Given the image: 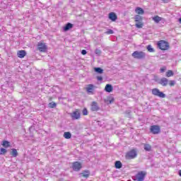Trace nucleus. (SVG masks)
I'll list each match as a JSON object with an SVG mask.
<instances>
[{
    "instance_id": "obj_1",
    "label": "nucleus",
    "mask_w": 181,
    "mask_h": 181,
    "mask_svg": "<svg viewBox=\"0 0 181 181\" xmlns=\"http://www.w3.org/2000/svg\"><path fill=\"white\" fill-rule=\"evenodd\" d=\"M132 56L134 59L142 60V59H145V57H146V54L142 51H135L132 54Z\"/></svg>"
},
{
    "instance_id": "obj_2",
    "label": "nucleus",
    "mask_w": 181,
    "mask_h": 181,
    "mask_svg": "<svg viewBox=\"0 0 181 181\" xmlns=\"http://www.w3.org/2000/svg\"><path fill=\"white\" fill-rule=\"evenodd\" d=\"M145 176H146V173L144 171L139 172L136 175L132 177L134 181H144Z\"/></svg>"
},
{
    "instance_id": "obj_3",
    "label": "nucleus",
    "mask_w": 181,
    "mask_h": 181,
    "mask_svg": "<svg viewBox=\"0 0 181 181\" xmlns=\"http://www.w3.org/2000/svg\"><path fill=\"white\" fill-rule=\"evenodd\" d=\"M135 19V26L136 28H137L138 29H141V28H144V22H142L143 18L142 16H139V15H136L134 17Z\"/></svg>"
},
{
    "instance_id": "obj_4",
    "label": "nucleus",
    "mask_w": 181,
    "mask_h": 181,
    "mask_svg": "<svg viewBox=\"0 0 181 181\" xmlns=\"http://www.w3.org/2000/svg\"><path fill=\"white\" fill-rule=\"evenodd\" d=\"M151 93L153 95H156V97H159L160 98H165L166 95L163 93V92H160L158 88H153L151 90Z\"/></svg>"
},
{
    "instance_id": "obj_5",
    "label": "nucleus",
    "mask_w": 181,
    "mask_h": 181,
    "mask_svg": "<svg viewBox=\"0 0 181 181\" xmlns=\"http://www.w3.org/2000/svg\"><path fill=\"white\" fill-rule=\"evenodd\" d=\"M158 47H159L160 50H168V49H169V43L165 40H160L158 43Z\"/></svg>"
},
{
    "instance_id": "obj_6",
    "label": "nucleus",
    "mask_w": 181,
    "mask_h": 181,
    "mask_svg": "<svg viewBox=\"0 0 181 181\" xmlns=\"http://www.w3.org/2000/svg\"><path fill=\"white\" fill-rule=\"evenodd\" d=\"M138 156V153L136 151L135 149H133L126 154V159H135Z\"/></svg>"
},
{
    "instance_id": "obj_7",
    "label": "nucleus",
    "mask_w": 181,
    "mask_h": 181,
    "mask_svg": "<svg viewBox=\"0 0 181 181\" xmlns=\"http://www.w3.org/2000/svg\"><path fill=\"white\" fill-rule=\"evenodd\" d=\"M69 115L72 119H80V118L81 117L80 110H78V109H76L75 111L70 113Z\"/></svg>"
},
{
    "instance_id": "obj_8",
    "label": "nucleus",
    "mask_w": 181,
    "mask_h": 181,
    "mask_svg": "<svg viewBox=\"0 0 181 181\" xmlns=\"http://www.w3.org/2000/svg\"><path fill=\"white\" fill-rule=\"evenodd\" d=\"M150 131L151 134H153V135H158V134L160 132V127L158 125H153L151 127Z\"/></svg>"
},
{
    "instance_id": "obj_9",
    "label": "nucleus",
    "mask_w": 181,
    "mask_h": 181,
    "mask_svg": "<svg viewBox=\"0 0 181 181\" xmlns=\"http://www.w3.org/2000/svg\"><path fill=\"white\" fill-rule=\"evenodd\" d=\"M37 49L40 52H45L47 50V46H46V43L45 42H38Z\"/></svg>"
},
{
    "instance_id": "obj_10",
    "label": "nucleus",
    "mask_w": 181,
    "mask_h": 181,
    "mask_svg": "<svg viewBox=\"0 0 181 181\" xmlns=\"http://www.w3.org/2000/svg\"><path fill=\"white\" fill-rule=\"evenodd\" d=\"M90 111L97 112L100 111V106H98V103L95 101H93L90 104Z\"/></svg>"
},
{
    "instance_id": "obj_11",
    "label": "nucleus",
    "mask_w": 181,
    "mask_h": 181,
    "mask_svg": "<svg viewBox=\"0 0 181 181\" xmlns=\"http://www.w3.org/2000/svg\"><path fill=\"white\" fill-rule=\"evenodd\" d=\"M82 166L80 162L76 161L72 163V168L75 172H78L81 169Z\"/></svg>"
},
{
    "instance_id": "obj_12",
    "label": "nucleus",
    "mask_w": 181,
    "mask_h": 181,
    "mask_svg": "<svg viewBox=\"0 0 181 181\" xmlns=\"http://www.w3.org/2000/svg\"><path fill=\"white\" fill-rule=\"evenodd\" d=\"M94 88L95 86L93 84H88L86 87V91L88 93V94H94Z\"/></svg>"
},
{
    "instance_id": "obj_13",
    "label": "nucleus",
    "mask_w": 181,
    "mask_h": 181,
    "mask_svg": "<svg viewBox=\"0 0 181 181\" xmlns=\"http://www.w3.org/2000/svg\"><path fill=\"white\" fill-rule=\"evenodd\" d=\"M168 83H169V81L166 78H162L158 81V84H160L163 87H166V86H168Z\"/></svg>"
},
{
    "instance_id": "obj_14",
    "label": "nucleus",
    "mask_w": 181,
    "mask_h": 181,
    "mask_svg": "<svg viewBox=\"0 0 181 181\" xmlns=\"http://www.w3.org/2000/svg\"><path fill=\"white\" fill-rule=\"evenodd\" d=\"M18 57L20 59H23L25 56H26V51L25 50H20L17 52Z\"/></svg>"
},
{
    "instance_id": "obj_15",
    "label": "nucleus",
    "mask_w": 181,
    "mask_h": 181,
    "mask_svg": "<svg viewBox=\"0 0 181 181\" xmlns=\"http://www.w3.org/2000/svg\"><path fill=\"white\" fill-rule=\"evenodd\" d=\"M112 90H114V88L111 84H107L105 87V91H106V93H112Z\"/></svg>"
},
{
    "instance_id": "obj_16",
    "label": "nucleus",
    "mask_w": 181,
    "mask_h": 181,
    "mask_svg": "<svg viewBox=\"0 0 181 181\" xmlns=\"http://www.w3.org/2000/svg\"><path fill=\"white\" fill-rule=\"evenodd\" d=\"M109 19L112 22H115L116 19H117V14L115 13H109Z\"/></svg>"
},
{
    "instance_id": "obj_17",
    "label": "nucleus",
    "mask_w": 181,
    "mask_h": 181,
    "mask_svg": "<svg viewBox=\"0 0 181 181\" xmlns=\"http://www.w3.org/2000/svg\"><path fill=\"white\" fill-rule=\"evenodd\" d=\"M114 97L109 96L106 99H105V103H107V104H112L114 103Z\"/></svg>"
},
{
    "instance_id": "obj_18",
    "label": "nucleus",
    "mask_w": 181,
    "mask_h": 181,
    "mask_svg": "<svg viewBox=\"0 0 181 181\" xmlns=\"http://www.w3.org/2000/svg\"><path fill=\"white\" fill-rule=\"evenodd\" d=\"M135 12L136 13H138V15H144V13H145V11L141 7L136 8Z\"/></svg>"
},
{
    "instance_id": "obj_19",
    "label": "nucleus",
    "mask_w": 181,
    "mask_h": 181,
    "mask_svg": "<svg viewBox=\"0 0 181 181\" xmlns=\"http://www.w3.org/2000/svg\"><path fill=\"white\" fill-rule=\"evenodd\" d=\"M80 176H82L83 177H86L87 179V177L90 176V171L88 170L83 171L80 174Z\"/></svg>"
},
{
    "instance_id": "obj_20",
    "label": "nucleus",
    "mask_w": 181,
    "mask_h": 181,
    "mask_svg": "<svg viewBox=\"0 0 181 181\" xmlns=\"http://www.w3.org/2000/svg\"><path fill=\"white\" fill-rule=\"evenodd\" d=\"M73 28V24L68 23L64 27V30L65 32H67V30H70Z\"/></svg>"
},
{
    "instance_id": "obj_21",
    "label": "nucleus",
    "mask_w": 181,
    "mask_h": 181,
    "mask_svg": "<svg viewBox=\"0 0 181 181\" xmlns=\"http://www.w3.org/2000/svg\"><path fill=\"white\" fill-rule=\"evenodd\" d=\"M152 19L156 23H159V22L162 21L161 17H159V16H155L154 17H152Z\"/></svg>"
},
{
    "instance_id": "obj_22",
    "label": "nucleus",
    "mask_w": 181,
    "mask_h": 181,
    "mask_svg": "<svg viewBox=\"0 0 181 181\" xmlns=\"http://www.w3.org/2000/svg\"><path fill=\"white\" fill-rule=\"evenodd\" d=\"M115 166L116 168V169H121V168H122V163H121V161H116L115 163Z\"/></svg>"
},
{
    "instance_id": "obj_23",
    "label": "nucleus",
    "mask_w": 181,
    "mask_h": 181,
    "mask_svg": "<svg viewBox=\"0 0 181 181\" xmlns=\"http://www.w3.org/2000/svg\"><path fill=\"white\" fill-rule=\"evenodd\" d=\"M94 70L96 73H98V74H103V73H104V70L100 67L95 68Z\"/></svg>"
},
{
    "instance_id": "obj_24",
    "label": "nucleus",
    "mask_w": 181,
    "mask_h": 181,
    "mask_svg": "<svg viewBox=\"0 0 181 181\" xmlns=\"http://www.w3.org/2000/svg\"><path fill=\"white\" fill-rule=\"evenodd\" d=\"M11 155L13 156V158H16L18 156V151L15 148L11 150Z\"/></svg>"
},
{
    "instance_id": "obj_25",
    "label": "nucleus",
    "mask_w": 181,
    "mask_h": 181,
    "mask_svg": "<svg viewBox=\"0 0 181 181\" xmlns=\"http://www.w3.org/2000/svg\"><path fill=\"white\" fill-rule=\"evenodd\" d=\"M64 137L65 139H70V138H71V132H65L64 134Z\"/></svg>"
},
{
    "instance_id": "obj_26",
    "label": "nucleus",
    "mask_w": 181,
    "mask_h": 181,
    "mask_svg": "<svg viewBox=\"0 0 181 181\" xmlns=\"http://www.w3.org/2000/svg\"><path fill=\"white\" fill-rule=\"evenodd\" d=\"M2 145L4 148H9V146H11V143L8 141H4Z\"/></svg>"
},
{
    "instance_id": "obj_27",
    "label": "nucleus",
    "mask_w": 181,
    "mask_h": 181,
    "mask_svg": "<svg viewBox=\"0 0 181 181\" xmlns=\"http://www.w3.org/2000/svg\"><path fill=\"white\" fill-rule=\"evenodd\" d=\"M144 149L149 152L152 149V146H151L149 144H144Z\"/></svg>"
},
{
    "instance_id": "obj_28",
    "label": "nucleus",
    "mask_w": 181,
    "mask_h": 181,
    "mask_svg": "<svg viewBox=\"0 0 181 181\" xmlns=\"http://www.w3.org/2000/svg\"><path fill=\"white\" fill-rule=\"evenodd\" d=\"M173 71L172 70H168L167 72H166V77H172L173 76Z\"/></svg>"
},
{
    "instance_id": "obj_29",
    "label": "nucleus",
    "mask_w": 181,
    "mask_h": 181,
    "mask_svg": "<svg viewBox=\"0 0 181 181\" xmlns=\"http://www.w3.org/2000/svg\"><path fill=\"white\" fill-rule=\"evenodd\" d=\"M56 105H57L56 104V103H54V102H51V103H49L48 107H49V108H56Z\"/></svg>"
},
{
    "instance_id": "obj_30",
    "label": "nucleus",
    "mask_w": 181,
    "mask_h": 181,
    "mask_svg": "<svg viewBox=\"0 0 181 181\" xmlns=\"http://www.w3.org/2000/svg\"><path fill=\"white\" fill-rule=\"evenodd\" d=\"M147 50L150 53H153V52H155V49H153V48L152 47V45H148L147 46Z\"/></svg>"
},
{
    "instance_id": "obj_31",
    "label": "nucleus",
    "mask_w": 181,
    "mask_h": 181,
    "mask_svg": "<svg viewBox=\"0 0 181 181\" xmlns=\"http://www.w3.org/2000/svg\"><path fill=\"white\" fill-rule=\"evenodd\" d=\"M83 115H88V110H87V108L84 107L82 110Z\"/></svg>"
},
{
    "instance_id": "obj_32",
    "label": "nucleus",
    "mask_w": 181,
    "mask_h": 181,
    "mask_svg": "<svg viewBox=\"0 0 181 181\" xmlns=\"http://www.w3.org/2000/svg\"><path fill=\"white\" fill-rule=\"evenodd\" d=\"M6 152H7L6 149L1 148L0 150V155H5Z\"/></svg>"
},
{
    "instance_id": "obj_33",
    "label": "nucleus",
    "mask_w": 181,
    "mask_h": 181,
    "mask_svg": "<svg viewBox=\"0 0 181 181\" xmlns=\"http://www.w3.org/2000/svg\"><path fill=\"white\" fill-rule=\"evenodd\" d=\"M107 35H112L114 33V30H108L107 31L105 32Z\"/></svg>"
},
{
    "instance_id": "obj_34",
    "label": "nucleus",
    "mask_w": 181,
    "mask_h": 181,
    "mask_svg": "<svg viewBox=\"0 0 181 181\" xmlns=\"http://www.w3.org/2000/svg\"><path fill=\"white\" fill-rule=\"evenodd\" d=\"M95 54H98V56H100V54H101V50L97 49L95 50Z\"/></svg>"
},
{
    "instance_id": "obj_35",
    "label": "nucleus",
    "mask_w": 181,
    "mask_h": 181,
    "mask_svg": "<svg viewBox=\"0 0 181 181\" xmlns=\"http://www.w3.org/2000/svg\"><path fill=\"white\" fill-rule=\"evenodd\" d=\"M160 73H165V71H166V66H163V68H160Z\"/></svg>"
},
{
    "instance_id": "obj_36",
    "label": "nucleus",
    "mask_w": 181,
    "mask_h": 181,
    "mask_svg": "<svg viewBox=\"0 0 181 181\" xmlns=\"http://www.w3.org/2000/svg\"><path fill=\"white\" fill-rule=\"evenodd\" d=\"M175 81H170L169 86H170V87H173V86H175Z\"/></svg>"
},
{
    "instance_id": "obj_37",
    "label": "nucleus",
    "mask_w": 181,
    "mask_h": 181,
    "mask_svg": "<svg viewBox=\"0 0 181 181\" xmlns=\"http://www.w3.org/2000/svg\"><path fill=\"white\" fill-rule=\"evenodd\" d=\"M81 54H83V56L86 55V54H87V51H86V49H83V50L81 51Z\"/></svg>"
},
{
    "instance_id": "obj_38",
    "label": "nucleus",
    "mask_w": 181,
    "mask_h": 181,
    "mask_svg": "<svg viewBox=\"0 0 181 181\" xmlns=\"http://www.w3.org/2000/svg\"><path fill=\"white\" fill-rule=\"evenodd\" d=\"M97 80L98 81H103V76H97Z\"/></svg>"
},
{
    "instance_id": "obj_39",
    "label": "nucleus",
    "mask_w": 181,
    "mask_h": 181,
    "mask_svg": "<svg viewBox=\"0 0 181 181\" xmlns=\"http://www.w3.org/2000/svg\"><path fill=\"white\" fill-rule=\"evenodd\" d=\"M179 175L181 177V170L179 171Z\"/></svg>"
},
{
    "instance_id": "obj_40",
    "label": "nucleus",
    "mask_w": 181,
    "mask_h": 181,
    "mask_svg": "<svg viewBox=\"0 0 181 181\" xmlns=\"http://www.w3.org/2000/svg\"><path fill=\"white\" fill-rule=\"evenodd\" d=\"M127 114H129V112H131L130 111H127Z\"/></svg>"
}]
</instances>
